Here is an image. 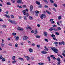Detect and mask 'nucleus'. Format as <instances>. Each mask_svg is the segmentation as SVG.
Listing matches in <instances>:
<instances>
[{"instance_id": "nucleus-64", "label": "nucleus", "mask_w": 65, "mask_h": 65, "mask_svg": "<svg viewBox=\"0 0 65 65\" xmlns=\"http://www.w3.org/2000/svg\"><path fill=\"white\" fill-rule=\"evenodd\" d=\"M23 7L24 8L25 7H26V6L25 5H24L23 6Z\"/></svg>"}, {"instance_id": "nucleus-5", "label": "nucleus", "mask_w": 65, "mask_h": 65, "mask_svg": "<svg viewBox=\"0 0 65 65\" xmlns=\"http://www.w3.org/2000/svg\"><path fill=\"white\" fill-rule=\"evenodd\" d=\"M41 53L43 54H47V52L46 51H42L41 52Z\"/></svg>"}, {"instance_id": "nucleus-14", "label": "nucleus", "mask_w": 65, "mask_h": 65, "mask_svg": "<svg viewBox=\"0 0 65 65\" xmlns=\"http://www.w3.org/2000/svg\"><path fill=\"white\" fill-rule=\"evenodd\" d=\"M36 4H38V5H40V2H38L37 1H36Z\"/></svg>"}, {"instance_id": "nucleus-15", "label": "nucleus", "mask_w": 65, "mask_h": 65, "mask_svg": "<svg viewBox=\"0 0 65 65\" xmlns=\"http://www.w3.org/2000/svg\"><path fill=\"white\" fill-rule=\"evenodd\" d=\"M44 51H48V48H45L44 50Z\"/></svg>"}, {"instance_id": "nucleus-1", "label": "nucleus", "mask_w": 65, "mask_h": 65, "mask_svg": "<svg viewBox=\"0 0 65 65\" xmlns=\"http://www.w3.org/2000/svg\"><path fill=\"white\" fill-rule=\"evenodd\" d=\"M51 48L52 51H53L55 53H58L59 51L57 50V48H55L54 47H51Z\"/></svg>"}, {"instance_id": "nucleus-51", "label": "nucleus", "mask_w": 65, "mask_h": 65, "mask_svg": "<svg viewBox=\"0 0 65 65\" xmlns=\"http://www.w3.org/2000/svg\"><path fill=\"white\" fill-rule=\"evenodd\" d=\"M62 44H63V45H65V43L63 41L62 42Z\"/></svg>"}, {"instance_id": "nucleus-20", "label": "nucleus", "mask_w": 65, "mask_h": 65, "mask_svg": "<svg viewBox=\"0 0 65 65\" xmlns=\"http://www.w3.org/2000/svg\"><path fill=\"white\" fill-rule=\"evenodd\" d=\"M5 15L7 18H9L10 17L9 16L6 14H5Z\"/></svg>"}, {"instance_id": "nucleus-13", "label": "nucleus", "mask_w": 65, "mask_h": 65, "mask_svg": "<svg viewBox=\"0 0 65 65\" xmlns=\"http://www.w3.org/2000/svg\"><path fill=\"white\" fill-rule=\"evenodd\" d=\"M18 59H19V60H24V59L21 57H19L18 58Z\"/></svg>"}, {"instance_id": "nucleus-34", "label": "nucleus", "mask_w": 65, "mask_h": 65, "mask_svg": "<svg viewBox=\"0 0 65 65\" xmlns=\"http://www.w3.org/2000/svg\"><path fill=\"white\" fill-rule=\"evenodd\" d=\"M35 13H39V12L38 11H36L35 12Z\"/></svg>"}, {"instance_id": "nucleus-18", "label": "nucleus", "mask_w": 65, "mask_h": 65, "mask_svg": "<svg viewBox=\"0 0 65 65\" xmlns=\"http://www.w3.org/2000/svg\"><path fill=\"white\" fill-rule=\"evenodd\" d=\"M47 59H48V60L49 62L51 61V59H50V57H47Z\"/></svg>"}, {"instance_id": "nucleus-63", "label": "nucleus", "mask_w": 65, "mask_h": 65, "mask_svg": "<svg viewBox=\"0 0 65 65\" xmlns=\"http://www.w3.org/2000/svg\"><path fill=\"white\" fill-rule=\"evenodd\" d=\"M57 24L58 25V26L60 25V24H59V22H57Z\"/></svg>"}, {"instance_id": "nucleus-58", "label": "nucleus", "mask_w": 65, "mask_h": 65, "mask_svg": "<svg viewBox=\"0 0 65 65\" xmlns=\"http://www.w3.org/2000/svg\"><path fill=\"white\" fill-rule=\"evenodd\" d=\"M58 64H60L61 63V61H58Z\"/></svg>"}, {"instance_id": "nucleus-40", "label": "nucleus", "mask_w": 65, "mask_h": 65, "mask_svg": "<svg viewBox=\"0 0 65 65\" xmlns=\"http://www.w3.org/2000/svg\"><path fill=\"white\" fill-rule=\"evenodd\" d=\"M3 27L4 28H6V25H3Z\"/></svg>"}, {"instance_id": "nucleus-22", "label": "nucleus", "mask_w": 65, "mask_h": 65, "mask_svg": "<svg viewBox=\"0 0 65 65\" xmlns=\"http://www.w3.org/2000/svg\"><path fill=\"white\" fill-rule=\"evenodd\" d=\"M19 37H16L15 40H19Z\"/></svg>"}, {"instance_id": "nucleus-61", "label": "nucleus", "mask_w": 65, "mask_h": 65, "mask_svg": "<svg viewBox=\"0 0 65 65\" xmlns=\"http://www.w3.org/2000/svg\"><path fill=\"white\" fill-rule=\"evenodd\" d=\"M37 45V47H38L39 48V47H40V45Z\"/></svg>"}, {"instance_id": "nucleus-9", "label": "nucleus", "mask_w": 65, "mask_h": 65, "mask_svg": "<svg viewBox=\"0 0 65 65\" xmlns=\"http://www.w3.org/2000/svg\"><path fill=\"white\" fill-rule=\"evenodd\" d=\"M44 34L45 36L46 37H47V32H44Z\"/></svg>"}, {"instance_id": "nucleus-43", "label": "nucleus", "mask_w": 65, "mask_h": 65, "mask_svg": "<svg viewBox=\"0 0 65 65\" xmlns=\"http://www.w3.org/2000/svg\"><path fill=\"white\" fill-rule=\"evenodd\" d=\"M11 18H14V16H13V15L12 14L11 15Z\"/></svg>"}, {"instance_id": "nucleus-23", "label": "nucleus", "mask_w": 65, "mask_h": 65, "mask_svg": "<svg viewBox=\"0 0 65 65\" xmlns=\"http://www.w3.org/2000/svg\"><path fill=\"white\" fill-rule=\"evenodd\" d=\"M15 57L14 56H13L12 57V59L13 60H15Z\"/></svg>"}, {"instance_id": "nucleus-24", "label": "nucleus", "mask_w": 65, "mask_h": 65, "mask_svg": "<svg viewBox=\"0 0 65 65\" xmlns=\"http://www.w3.org/2000/svg\"><path fill=\"white\" fill-rule=\"evenodd\" d=\"M8 21L9 22H10L11 23V24H12V23H13L12 22V21H11V20L10 19H9L8 20Z\"/></svg>"}, {"instance_id": "nucleus-12", "label": "nucleus", "mask_w": 65, "mask_h": 65, "mask_svg": "<svg viewBox=\"0 0 65 65\" xmlns=\"http://www.w3.org/2000/svg\"><path fill=\"white\" fill-rule=\"evenodd\" d=\"M29 19L30 20H33V18L32 17H31V16H29Z\"/></svg>"}, {"instance_id": "nucleus-47", "label": "nucleus", "mask_w": 65, "mask_h": 65, "mask_svg": "<svg viewBox=\"0 0 65 65\" xmlns=\"http://www.w3.org/2000/svg\"><path fill=\"white\" fill-rule=\"evenodd\" d=\"M58 30H61V28L60 27H59L58 28Z\"/></svg>"}, {"instance_id": "nucleus-16", "label": "nucleus", "mask_w": 65, "mask_h": 65, "mask_svg": "<svg viewBox=\"0 0 65 65\" xmlns=\"http://www.w3.org/2000/svg\"><path fill=\"white\" fill-rule=\"evenodd\" d=\"M1 46L2 47H3L4 46V44H3V43L2 42L1 44Z\"/></svg>"}, {"instance_id": "nucleus-35", "label": "nucleus", "mask_w": 65, "mask_h": 65, "mask_svg": "<svg viewBox=\"0 0 65 65\" xmlns=\"http://www.w3.org/2000/svg\"><path fill=\"white\" fill-rule=\"evenodd\" d=\"M12 35H14V36H15V35H17V34H16V33H15L13 32L12 33Z\"/></svg>"}, {"instance_id": "nucleus-25", "label": "nucleus", "mask_w": 65, "mask_h": 65, "mask_svg": "<svg viewBox=\"0 0 65 65\" xmlns=\"http://www.w3.org/2000/svg\"><path fill=\"white\" fill-rule=\"evenodd\" d=\"M50 2L51 3H54V2H55L53 0H50Z\"/></svg>"}, {"instance_id": "nucleus-2", "label": "nucleus", "mask_w": 65, "mask_h": 65, "mask_svg": "<svg viewBox=\"0 0 65 65\" xmlns=\"http://www.w3.org/2000/svg\"><path fill=\"white\" fill-rule=\"evenodd\" d=\"M40 17L41 19H43V18H46V15L44 14H42Z\"/></svg>"}, {"instance_id": "nucleus-39", "label": "nucleus", "mask_w": 65, "mask_h": 65, "mask_svg": "<svg viewBox=\"0 0 65 65\" xmlns=\"http://www.w3.org/2000/svg\"><path fill=\"white\" fill-rule=\"evenodd\" d=\"M26 17H28L29 16V13H27L26 14Z\"/></svg>"}, {"instance_id": "nucleus-54", "label": "nucleus", "mask_w": 65, "mask_h": 65, "mask_svg": "<svg viewBox=\"0 0 65 65\" xmlns=\"http://www.w3.org/2000/svg\"><path fill=\"white\" fill-rule=\"evenodd\" d=\"M53 39H54V40H55L56 41H57L58 40H57V39H56V38H53Z\"/></svg>"}, {"instance_id": "nucleus-50", "label": "nucleus", "mask_w": 65, "mask_h": 65, "mask_svg": "<svg viewBox=\"0 0 65 65\" xmlns=\"http://www.w3.org/2000/svg\"><path fill=\"white\" fill-rule=\"evenodd\" d=\"M8 45L10 46H12V44L10 43L8 44Z\"/></svg>"}, {"instance_id": "nucleus-30", "label": "nucleus", "mask_w": 65, "mask_h": 65, "mask_svg": "<svg viewBox=\"0 0 65 65\" xmlns=\"http://www.w3.org/2000/svg\"><path fill=\"white\" fill-rule=\"evenodd\" d=\"M58 56H59V57H60L61 58H63V56H62L61 55H60V54L58 55Z\"/></svg>"}, {"instance_id": "nucleus-55", "label": "nucleus", "mask_w": 65, "mask_h": 65, "mask_svg": "<svg viewBox=\"0 0 65 65\" xmlns=\"http://www.w3.org/2000/svg\"><path fill=\"white\" fill-rule=\"evenodd\" d=\"M15 47H18V44L16 43L15 44Z\"/></svg>"}, {"instance_id": "nucleus-7", "label": "nucleus", "mask_w": 65, "mask_h": 65, "mask_svg": "<svg viewBox=\"0 0 65 65\" xmlns=\"http://www.w3.org/2000/svg\"><path fill=\"white\" fill-rule=\"evenodd\" d=\"M33 10V6L32 5H31L30 7V11H31Z\"/></svg>"}, {"instance_id": "nucleus-44", "label": "nucleus", "mask_w": 65, "mask_h": 65, "mask_svg": "<svg viewBox=\"0 0 65 65\" xmlns=\"http://www.w3.org/2000/svg\"><path fill=\"white\" fill-rule=\"evenodd\" d=\"M44 2H45L47 4L48 3V2H47V1L46 0H45L44 1Z\"/></svg>"}, {"instance_id": "nucleus-52", "label": "nucleus", "mask_w": 65, "mask_h": 65, "mask_svg": "<svg viewBox=\"0 0 65 65\" xmlns=\"http://www.w3.org/2000/svg\"><path fill=\"white\" fill-rule=\"evenodd\" d=\"M51 24H54L55 23V21H53L51 22Z\"/></svg>"}, {"instance_id": "nucleus-17", "label": "nucleus", "mask_w": 65, "mask_h": 65, "mask_svg": "<svg viewBox=\"0 0 65 65\" xmlns=\"http://www.w3.org/2000/svg\"><path fill=\"white\" fill-rule=\"evenodd\" d=\"M51 37H53V38H55V35L54 34H52L51 35Z\"/></svg>"}, {"instance_id": "nucleus-4", "label": "nucleus", "mask_w": 65, "mask_h": 65, "mask_svg": "<svg viewBox=\"0 0 65 65\" xmlns=\"http://www.w3.org/2000/svg\"><path fill=\"white\" fill-rule=\"evenodd\" d=\"M29 51L30 53H33V49L31 48H30L28 50Z\"/></svg>"}, {"instance_id": "nucleus-49", "label": "nucleus", "mask_w": 65, "mask_h": 65, "mask_svg": "<svg viewBox=\"0 0 65 65\" xmlns=\"http://www.w3.org/2000/svg\"><path fill=\"white\" fill-rule=\"evenodd\" d=\"M12 2L13 3L15 2V0H11Z\"/></svg>"}, {"instance_id": "nucleus-31", "label": "nucleus", "mask_w": 65, "mask_h": 65, "mask_svg": "<svg viewBox=\"0 0 65 65\" xmlns=\"http://www.w3.org/2000/svg\"><path fill=\"white\" fill-rule=\"evenodd\" d=\"M16 61L15 60H14V61H12V63H13V64H14L15 63H16Z\"/></svg>"}, {"instance_id": "nucleus-60", "label": "nucleus", "mask_w": 65, "mask_h": 65, "mask_svg": "<svg viewBox=\"0 0 65 65\" xmlns=\"http://www.w3.org/2000/svg\"><path fill=\"white\" fill-rule=\"evenodd\" d=\"M44 7L45 8H47L48 7V6H47L46 5H45L44 6Z\"/></svg>"}, {"instance_id": "nucleus-38", "label": "nucleus", "mask_w": 65, "mask_h": 65, "mask_svg": "<svg viewBox=\"0 0 65 65\" xmlns=\"http://www.w3.org/2000/svg\"><path fill=\"white\" fill-rule=\"evenodd\" d=\"M54 21V19H51L50 20V22H52V21Z\"/></svg>"}, {"instance_id": "nucleus-19", "label": "nucleus", "mask_w": 65, "mask_h": 65, "mask_svg": "<svg viewBox=\"0 0 65 65\" xmlns=\"http://www.w3.org/2000/svg\"><path fill=\"white\" fill-rule=\"evenodd\" d=\"M26 28L27 29H31V27L28 26V27H26Z\"/></svg>"}, {"instance_id": "nucleus-62", "label": "nucleus", "mask_w": 65, "mask_h": 65, "mask_svg": "<svg viewBox=\"0 0 65 65\" xmlns=\"http://www.w3.org/2000/svg\"><path fill=\"white\" fill-rule=\"evenodd\" d=\"M62 55L63 56H64V57H65V54H64V53H62Z\"/></svg>"}, {"instance_id": "nucleus-48", "label": "nucleus", "mask_w": 65, "mask_h": 65, "mask_svg": "<svg viewBox=\"0 0 65 65\" xmlns=\"http://www.w3.org/2000/svg\"><path fill=\"white\" fill-rule=\"evenodd\" d=\"M37 26L38 27H40V24H38L37 25Z\"/></svg>"}, {"instance_id": "nucleus-46", "label": "nucleus", "mask_w": 65, "mask_h": 65, "mask_svg": "<svg viewBox=\"0 0 65 65\" xmlns=\"http://www.w3.org/2000/svg\"><path fill=\"white\" fill-rule=\"evenodd\" d=\"M58 19L59 20H60V19H61V16H59L58 17Z\"/></svg>"}, {"instance_id": "nucleus-33", "label": "nucleus", "mask_w": 65, "mask_h": 65, "mask_svg": "<svg viewBox=\"0 0 65 65\" xmlns=\"http://www.w3.org/2000/svg\"><path fill=\"white\" fill-rule=\"evenodd\" d=\"M57 60L58 61H60V58L59 57H58L57 58Z\"/></svg>"}, {"instance_id": "nucleus-26", "label": "nucleus", "mask_w": 65, "mask_h": 65, "mask_svg": "<svg viewBox=\"0 0 65 65\" xmlns=\"http://www.w3.org/2000/svg\"><path fill=\"white\" fill-rule=\"evenodd\" d=\"M54 6H55V7H57V5L56 3L54 4L53 5Z\"/></svg>"}, {"instance_id": "nucleus-8", "label": "nucleus", "mask_w": 65, "mask_h": 65, "mask_svg": "<svg viewBox=\"0 0 65 65\" xmlns=\"http://www.w3.org/2000/svg\"><path fill=\"white\" fill-rule=\"evenodd\" d=\"M22 0H19L17 1V3L19 4H21V3H22Z\"/></svg>"}, {"instance_id": "nucleus-42", "label": "nucleus", "mask_w": 65, "mask_h": 65, "mask_svg": "<svg viewBox=\"0 0 65 65\" xmlns=\"http://www.w3.org/2000/svg\"><path fill=\"white\" fill-rule=\"evenodd\" d=\"M55 44H58V42H55L54 43Z\"/></svg>"}, {"instance_id": "nucleus-45", "label": "nucleus", "mask_w": 65, "mask_h": 65, "mask_svg": "<svg viewBox=\"0 0 65 65\" xmlns=\"http://www.w3.org/2000/svg\"><path fill=\"white\" fill-rule=\"evenodd\" d=\"M24 19L25 20H27V18H26V16H24Z\"/></svg>"}, {"instance_id": "nucleus-27", "label": "nucleus", "mask_w": 65, "mask_h": 65, "mask_svg": "<svg viewBox=\"0 0 65 65\" xmlns=\"http://www.w3.org/2000/svg\"><path fill=\"white\" fill-rule=\"evenodd\" d=\"M6 4L7 5H11L10 3L9 2L7 3Z\"/></svg>"}, {"instance_id": "nucleus-6", "label": "nucleus", "mask_w": 65, "mask_h": 65, "mask_svg": "<svg viewBox=\"0 0 65 65\" xmlns=\"http://www.w3.org/2000/svg\"><path fill=\"white\" fill-rule=\"evenodd\" d=\"M18 30H20L21 31H23L24 30V29L21 28V27H19L18 28Z\"/></svg>"}, {"instance_id": "nucleus-21", "label": "nucleus", "mask_w": 65, "mask_h": 65, "mask_svg": "<svg viewBox=\"0 0 65 65\" xmlns=\"http://www.w3.org/2000/svg\"><path fill=\"white\" fill-rule=\"evenodd\" d=\"M36 38H40V36H36Z\"/></svg>"}, {"instance_id": "nucleus-57", "label": "nucleus", "mask_w": 65, "mask_h": 65, "mask_svg": "<svg viewBox=\"0 0 65 65\" xmlns=\"http://www.w3.org/2000/svg\"><path fill=\"white\" fill-rule=\"evenodd\" d=\"M2 60L3 61H5V58H3L2 59Z\"/></svg>"}, {"instance_id": "nucleus-53", "label": "nucleus", "mask_w": 65, "mask_h": 65, "mask_svg": "<svg viewBox=\"0 0 65 65\" xmlns=\"http://www.w3.org/2000/svg\"><path fill=\"white\" fill-rule=\"evenodd\" d=\"M59 45H61L62 44V42H59Z\"/></svg>"}, {"instance_id": "nucleus-28", "label": "nucleus", "mask_w": 65, "mask_h": 65, "mask_svg": "<svg viewBox=\"0 0 65 65\" xmlns=\"http://www.w3.org/2000/svg\"><path fill=\"white\" fill-rule=\"evenodd\" d=\"M38 64L39 65H43L44 63H38Z\"/></svg>"}, {"instance_id": "nucleus-59", "label": "nucleus", "mask_w": 65, "mask_h": 65, "mask_svg": "<svg viewBox=\"0 0 65 65\" xmlns=\"http://www.w3.org/2000/svg\"><path fill=\"white\" fill-rule=\"evenodd\" d=\"M23 40H27V38H23Z\"/></svg>"}, {"instance_id": "nucleus-32", "label": "nucleus", "mask_w": 65, "mask_h": 65, "mask_svg": "<svg viewBox=\"0 0 65 65\" xmlns=\"http://www.w3.org/2000/svg\"><path fill=\"white\" fill-rule=\"evenodd\" d=\"M52 26L53 27H57V26L55 25H53Z\"/></svg>"}, {"instance_id": "nucleus-36", "label": "nucleus", "mask_w": 65, "mask_h": 65, "mask_svg": "<svg viewBox=\"0 0 65 65\" xmlns=\"http://www.w3.org/2000/svg\"><path fill=\"white\" fill-rule=\"evenodd\" d=\"M17 7H19V8H22V6H20L19 5H18L17 6Z\"/></svg>"}, {"instance_id": "nucleus-37", "label": "nucleus", "mask_w": 65, "mask_h": 65, "mask_svg": "<svg viewBox=\"0 0 65 65\" xmlns=\"http://www.w3.org/2000/svg\"><path fill=\"white\" fill-rule=\"evenodd\" d=\"M44 40H45L47 42H48V40L47 39H44Z\"/></svg>"}, {"instance_id": "nucleus-56", "label": "nucleus", "mask_w": 65, "mask_h": 65, "mask_svg": "<svg viewBox=\"0 0 65 65\" xmlns=\"http://www.w3.org/2000/svg\"><path fill=\"white\" fill-rule=\"evenodd\" d=\"M24 37H25V38H26L27 39H28V37L26 36H24Z\"/></svg>"}, {"instance_id": "nucleus-10", "label": "nucleus", "mask_w": 65, "mask_h": 65, "mask_svg": "<svg viewBox=\"0 0 65 65\" xmlns=\"http://www.w3.org/2000/svg\"><path fill=\"white\" fill-rule=\"evenodd\" d=\"M12 23H12V24H14V25H16L17 24V22L14 21H13Z\"/></svg>"}, {"instance_id": "nucleus-3", "label": "nucleus", "mask_w": 65, "mask_h": 65, "mask_svg": "<svg viewBox=\"0 0 65 65\" xmlns=\"http://www.w3.org/2000/svg\"><path fill=\"white\" fill-rule=\"evenodd\" d=\"M49 30L50 31H53V30H54V31H56L57 32V29H55V28H51Z\"/></svg>"}, {"instance_id": "nucleus-41", "label": "nucleus", "mask_w": 65, "mask_h": 65, "mask_svg": "<svg viewBox=\"0 0 65 65\" xmlns=\"http://www.w3.org/2000/svg\"><path fill=\"white\" fill-rule=\"evenodd\" d=\"M56 34L57 35H59V33L58 32H56Z\"/></svg>"}, {"instance_id": "nucleus-29", "label": "nucleus", "mask_w": 65, "mask_h": 65, "mask_svg": "<svg viewBox=\"0 0 65 65\" xmlns=\"http://www.w3.org/2000/svg\"><path fill=\"white\" fill-rule=\"evenodd\" d=\"M38 7L40 8H41V7H42L41 5H40L38 6Z\"/></svg>"}, {"instance_id": "nucleus-11", "label": "nucleus", "mask_w": 65, "mask_h": 65, "mask_svg": "<svg viewBox=\"0 0 65 65\" xmlns=\"http://www.w3.org/2000/svg\"><path fill=\"white\" fill-rule=\"evenodd\" d=\"M46 11L47 12V13L48 14H51V12H49L47 10H46Z\"/></svg>"}]
</instances>
